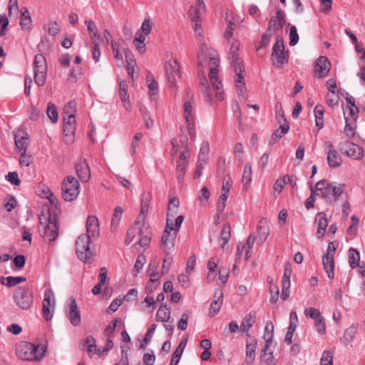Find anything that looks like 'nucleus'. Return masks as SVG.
Instances as JSON below:
<instances>
[{
  "label": "nucleus",
  "instance_id": "ddd939ff",
  "mask_svg": "<svg viewBox=\"0 0 365 365\" xmlns=\"http://www.w3.org/2000/svg\"><path fill=\"white\" fill-rule=\"evenodd\" d=\"M165 76L170 86H176V79L180 77V65L176 59H170L165 64Z\"/></svg>",
  "mask_w": 365,
  "mask_h": 365
},
{
  "label": "nucleus",
  "instance_id": "6e6d98bb",
  "mask_svg": "<svg viewBox=\"0 0 365 365\" xmlns=\"http://www.w3.org/2000/svg\"><path fill=\"white\" fill-rule=\"evenodd\" d=\"M260 360L265 365H274L275 359L273 356V351L260 354Z\"/></svg>",
  "mask_w": 365,
  "mask_h": 365
},
{
  "label": "nucleus",
  "instance_id": "c85d7f7f",
  "mask_svg": "<svg viewBox=\"0 0 365 365\" xmlns=\"http://www.w3.org/2000/svg\"><path fill=\"white\" fill-rule=\"evenodd\" d=\"M316 222L317 224L316 235L318 238H321L325 235L328 226V220L323 212H319L316 216Z\"/></svg>",
  "mask_w": 365,
  "mask_h": 365
},
{
  "label": "nucleus",
  "instance_id": "423d86ee",
  "mask_svg": "<svg viewBox=\"0 0 365 365\" xmlns=\"http://www.w3.org/2000/svg\"><path fill=\"white\" fill-rule=\"evenodd\" d=\"M91 238L86 234H82L76 242V255L78 259L84 262H90L93 255V252L90 247Z\"/></svg>",
  "mask_w": 365,
  "mask_h": 365
},
{
  "label": "nucleus",
  "instance_id": "603ef678",
  "mask_svg": "<svg viewBox=\"0 0 365 365\" xmlns=\"http://www.w3.org/2000/svg\"><path fill=\"white\" fill-rule=\"evenodd\" d=\"M25 281L26 278L23 277H7L3 279L1 283L7 287H12Z\"/></svg>",
  "mask_w": 365,
  "mask_h": 365
},
{
  "label": "nucleus",
  "instance_id": "4d7b16f0",
  "mask_svg": "<svg viewBox=\"0 0 365 365\" xmlns=\"http://www.w3.org/2000/svg\"><path fill=\"white\" fill-rule=\"evenodd\" d=\"M264 339L265 341V344L262 349H261V354L268 353L269 351H272L270 349V346L272 343L273 334H272L271 333L264 334Z\"/></svg>",
  "mask_w": 365,
  "mask_h": 365
},
{
  "label": "nucleus",
  "instance_id": "1a4fd4ad",
  "mask_svg": "<svg viewBox=\"0 0 365 365\" xmlns=\"http://www.w3.org/2000/svg\"><path fill=\"white\" fill-rule=\"evenodd\" d=\"M183 116L185 119L187 128L191 138L195 135V102L192 97H189L185 100L183 104Z\"/></svg>",
  "mask_w": 365,
  "mask_h": 365
},
{
  "label": "nucleus",
  "instance_id": "09e8293b",
  "mask_svg": "<svg viewBox=\"0 0 365 365\" xmlns=\"http://www.w3.org/2000/svg\"><path fill=\"white\" fill-rule=\"evenodd\" d=\"M158 263H150L149 265V268L148 270V274L150 277V281L151 282H157L160 277L163 274L161 273H159L158 271Z\"/></svg>",
  "mask_w": 365,
  "mask_h": 365
},
{
  "label": "nucleus",
  "instance_id": "cd10ccee",
  "mask_svg": "<svg viewBox=\"0 0 365 365\" xmlns=\"http://www.w3.org/2000/svg\"><path fill=\"white\" fill-rule=\"evenodd\" d=\"M151 200V196L150 193H143L142 195L141 203H140V211L138 216V222L141 220L145 221V217L148 213L150 202ZM139 224V222H138Z\"/></svg>",
  "mask_w": 365,
  "mask_h": 365
},
{
  "label": "nucleus",
  "instance_id": "58836bf2",
  "mask_svg": "<svg viewBox=\"0 0 365 365\" xmlns=\"http://www.w3.org/2000/svg\"><path fill=\"white\" fill-rule=\"evenodd\" d=\"M76 130V127L71 125H68L64 123L63 125V133L64 138L63 140L66 144H71L73 142L74 140V133Z\"/></svg>",
  "mask_w": 365,
  "mask_h": 365
},
{
  "label": "nucleus",
  "instance_id": "864d4df0",
  "mask_svg": "<svg viewBox=\"0 0 365 365\" xmlns=\"http://www.w3.org/2000/svg\"><path fill=\"white\" fill-rule=\"evenodd\" d=\"M112 51L114 54V58L116 60L118 66H122L123 64V54L119 51L118 46L115 41H111Z\"/></svg>",
  "mask_w": 365,
  "mask_h": 365
},
{
  "label": "nucleus",
  "instance_id": "5701e85b",
  "mask_svg": "<svg viewBox=\"0 0 365 365\" xmlns=\"http://www.w3.org/2000/svg\"><path fill=\"white\" fill-rule=\"evenodd\" d=\"M285 24V19L282 12L279 10L277 11L276 15L273 16L268 24V31L274 33L277 30H281Z\"/></svg>",
  "mask_w": 365,
  "mask_h": 365
},
{
  "label": "nucleus",
  "instance_id": "bf43d9fd",
  "mask_svg": "<svg viewBox=\"0 0 365 365\" xmlns=\"http://www.w3.org/2000/svg\"><path fill=\"white\" fill-rule=\"evenodd\" d=\"M292 271L291 264L289 262H287L284 266V274L282 279V284H285V283H288L290 284V277L292 275Z\"/></svg>",
  "mask_w": 365,
  "mask_h": 365
},
{
  "label": "nucleus",
  "instance_id": "0e129e2a",
  "mask_svg": "<svg viewBox=\"0 0 365 365\" xmlns=\"http://www.w3.org/2000/svg\"><path fill=\"white\" fill-rule=\"evenodd\" d=\"M173 263V257L170 254H167L163 259V263L162 266V274H166L168 272L171 264Z\"/></svg>",
  "mask_w": 365,
  "mask_h": 365
},
{
  "label": "nucleus",
  "instance_id": "052dcab7",
  "mask_svg": "<svg viewBox=\"0 0 365 365\" xmlns=\"http://www.w3.org/2000/svg\"><path fill=\"white\" fill-rule=\"evenodd\" d=\"M76 103L73 101L68 102L63 108V116H75Z\"/></svg>",
  "mask_w": 365,
  "mask_h": 365
},
{
  "label": "nucleus",
  "instance_id": "8fccbe9b",
  "mask_svg": "<svg viewBox=\"0 0 365 365\" xmlns=\"http://www.w3.org/2000/svg\"><path fill=\"white\" fill-rule=\"evenodd\" d=\"M210 152V145L208 142L205 141L201 144L200 153L198 155V161L206 163L208 154Z\"/></svg>",
  "mask_w": 365,
  "mask_h": 365
},
{
  "label": "nucleus",
  "instance_id": "f8f14e48",
  "mask_svg": "<svg viewBox=\"0 0 365 365\" xmlns=\"http://www.w3.org/2000/svg\"><path fill=\"white\" fill-rule=\"evenodd\" d=\"M196 5L192 6L189 11L190 19L193 24L192 27L195 31L201 29V16L205 12L204 0H195Z\"/></svg>",
  "mask_w": 365,
  "mask_h": 365
},
{
  "label": "nucleus",
  "instance_id": "13d9d810",
  "mask_svg": "<svg viewBox=\"0 0 365 365\" xmlns=\"http://www.w3.org/2000/svg\"><path fill=\"white\" fill-rule=\"evenodd\" d=\"M87 24V29L92 41H96V37L98 36V29L95 23L92 21L85 22Z\"/></svg>",
  "mask_w": 365,
  "mask_h": 365
},
{
  "label": "nucleus",
  "instance_id": "f03ea898",
  "mask_svg": "<svg viewBox=\"0 0 365 365\" xmlns=\"http://www.w3.org/2000/svg\"><path fill=\"white\" fill-rule=\"evenodd\" d=\"M39 232L41 236L48 240H55L59 232L58 218L56 214L48 212L39 217Z\"/></svg>",
  "mask_w": 365,
  "mask_h": 365
},
{
  "label": "nucleus",
  "instance_id": "f3484780",
  "mask_svg": "<svg viewBox=\"0 0 365 365\" xmlns=\"http://www.w3.org/2000/svg\"><path fill=\"white\" fill-rule=\"evenodd\" d=\"M324 146L327 153L329 165L331 168L339 167L342 163V159L338 151L334 148L333 145L329 142H326Z\"/></svg>",
  "mask_w": 365,
  "mask_h": 365
},
{
  "label": "nucleus",
  "instance_id": "4468645a",
  "mask_svg": "<svg viewBox=\"0 0 365 365\" xmlns=\"http://www.w3.org/2000/svg\"><path fill=\"white\" fill-rule=\"evenodd\" d=\"M55 304L56 302L53 292L51 289H46L44 292L42 307L43 316L46 321H49L52 319Z\"/></svg>",
  "mask_w": 365,
  "mask_h": 365
},
{
  "label": "nucleus",
  "instance_id": "f704fd0d",
  "mask_svg": "<svg viewBox=\"0 0 365 365\" xmlns=\"http://www.w3.org/2000/svg\"><path fill=\"white\" fill-rule=\"evenodd\" d=\"M123 208L120 207H116L114 210L113 217L111 220L110 230L112 232H115L123 215Z\"/></svg>",
  "mask_w": 365,
  "mask_h": 365
},
{
  "label": "nucleus",
  "instance_id": "412c9836",
  "mask_svg": "<svg viewBox=\"0 0 365 365\" xmlns=\"http://www.w3.org/2000/svg\"><path fill=\"white\" fill-rule=\"evenodd\" d=\"M87 236L91 238H96L100 235L98 219L94 215H90L86 221Z\"/></svg>",
  "mask_w": 365,
  "mask_h": 365
},
{
  "label": "nucleus",
  "instance_id": "a878e982",
  "mask_svg": "<svg viewBox=\"0 0 365 365\" xmlns=\"http://www.w3.org/2000/svg\"><path fill=\"white\" fill-rule=\"evenodd\" d=\"M330 62L326 56H320L316 64L315 71L318 73L319 78L326 76L330 70Z\"/></svg>",
  "mask_w": 365,
  "mask_h": 365
},
{
  "label": "nucleus",
  "instance_id": "3c124183",
  "mask_svg": "<svg viewBox=\"0 0 365 365\" xmlns=\"http://www.w3.org/2000/svg\"><path fill=\"white\" fill-rule=\"evenodd\" d=\"M47 115L52 123H56L58 119V114L56 106L53 103L47 105Z\"/></svg>",
  "mask_w": 365,
  "mask_h": 365
},
{
  "label": "nucleus",
  "instance_id": "9b49d317",
  "mask_svg": "<svg viewBox=\"0 0 365 365\" xmlns=\"http://www.w3.org/2000/svg\"><path fill=\"white\" fill-rule=\"evenodd\" d=\"M272 61L273 64L278 68H281L288 61V53L284 51L282 38L279 36L277 37L272 48Z\"/></svg>",
  "mask_w": 365,
  "mask_h": 365
},
{
  "label": "nucleus",
  "instance_id": "a211bd4d",
  "mask_svg": "<svg viewBox=\"0 0 365 365\" xmlns=\"http://www.w3.org/2000/svg\"><path fill=\"white\" fill-rule=\"evenodd\" d=\"M68 307L66 310V316L73 326L81 324V318L80 311L74 299H71Z\"/></svg>",
  "mask_w": 365,
  "mask_h": 365
},
{
  "label": "nucleus",
  "instance_id": "37998d69",
  "mask_svg": "<svg viewBox=\"0 0 365 365\" xmlns=\"http://www.w3.org/2000/svg\"><path fill=\"white\" fill-rule=\"evenodd\" d=\"M158 321L165 322L170 319V309L167 305H161L156 313Z\"/></svg>",
  "mask_w": 365,
  "mask_h": 365
},
{
  "label": "nucleus",
  "instance_id": "c03bdc74",
  "mask_svg": "<svg viewBox=\"0 0 365 365\" xmlns=\"http://www.w3.org/2000/svg\"><path fill=\"white\" fill-rule=\"evenodd\" d=\"M146 83L149 88V94L150 96L155 95L158 91V84L155 81L153 75L150 72L147 73Z\"/></svg>",
  "mask_w": 365,
  "mask_h": 365
},
{
  "label": "nucleus",
  "instance_id": "4c0bfd02",
  "mask_svg": "<svg viewBox=\"0 0 365 365\" xmlns=\"http://www.w3.org/2000/svg\"><path fill=\"white\" fill-rule=\"evenodd\" d=\"M231 237L230 226L228 224H225L222 226L220 237V245L222 248H224L225 245L228 242Z\"/></svg>",
  "mask_w": 365,
  "mask_h": 365
},
{
  "label": "nucleus",
  "instance_id": "aec40b11",
  "mask_svg": "<svg viewBox=\"0 0 365 365\" xmlns=\"http://www.w3.org/2000/svg\"><path fill=\"white\" fill-rule=\"evenodd\" d=\"M189 156L190 153L187 148H185V150L180 153V158L177 161L176 171L179 181H182L183 180Z\"/></svg>",
  "mask_w": 365,
  "mask_h": 365
},
{
  "label": "nucleus",
  "instance_id": "39448f33",
  "mask_svg": "<svg viewBox=\"0 0 365 365\" xmlns=\"http://www.w3.org/2000/svg\"><path fill=\"white\" fill-rule=\"evenodd\" d=\"M183 220L184 217L179 215L175 220V224L168 225V223H166L165 228L161 237L160 243L161 248L164 251L174 247L176 233L179 230Z\"/></svg>",
  "mask_w": 365,
  "mask_h": 365
},
{
  "label": "nucleus",
  "instance_id": "bb28decb",
  "mask_svg": "<svg viewBox=\"0 0 365 365\" xmlns=\"http://www.w3.org/2000/svg\"><path fill=\"white\" fill-rule=\"evenodd\" d=\"M331 185L327 180H322L316 184L314 192L322 197H327L331 194Z\"/></svg>",
  "mask_w": 365,
  "mask_h": 365
},
{
  "label": "nucleus",
  "instance_id": "7c9ffc66",
  "mask_svg": "<svg viewBox=\"0 0 365 365\" xmlns=\"http://www.w3.org/2000/svg\"><path fill=\"white\" fill-rule=\"evenodd\" d=\"M257 237L264 242L269 233V227L266 219L262 218L257 227Z\"/></svg>",
  "mask_w": 365,
  "mask_h": 365
},
{
  "label": "nucleus",
  "instance_id": "7ed1b4c3",
  "mask_svg": "<svg viewBox=\"0 0 365 365\" xmlns=\"http://www.w3.org/2000/svg\"><path fill=\"white\" fill-rule=\"evenodd\" d=\"M238 51L239 43L237 41H234L230 47V59L232 63L235 64V71L236 73L235 81L238 95L243 96L246 91L245 84L244 81L245 75L243 66L239 61Z\"/></svg>",
  "mask_w": 365,
  "mask_h": 365
},
{
  "label": "nucleus",
  "instance_id": "20e7f679",
  "mask_svg": "<svg viewBox=\"0 0 365 365\" xmlns=\"http://www.w3.org/2000/svg\"><path fill=\"white\" fill-rule=\"evenodd\" d=\"M45 353L43 346H34L28 342H24L16 347L18 356L23 360L36 361L43 358Z\"/></svg>",
  "mask_w": 365,
  "mask_h": 365
},
{
  "label": "nucleus",
  "instance_id": "c9c22d12",
  "mask_svg": "<svg viewBox=\"0 0 365 365\" xmlns=\"http://www.w3.org/2000/svg\"><path fill=\"white\" fill-rule=\"evenodd\" d=\"M344 118H345V128H344V133L346 135L351 138L355 135V129H356V121H354L353 120H350L349 117H346V113H344Z\"/></svg>",
  "mask_w": 365,
  "mask_h": 365
},
{
  "label": "nucleus",
  "instance_id": "e2e57ef3",
  "mask_svg": "<svg viewBox=\"0 0 365 365\" xmlns=\"http://www.w3.org/2000/svg\"><path fill=\"white\" fill-rule=\"evenodd\" d=\"M289 45L290 46H295L299 41V35L297 34V30L296 26H292L289 31Z\"/></svg>",
  "mask_w": 365,
  "mask_h": 365
},
{
  "label": "nucleus",
  "instance_id": "69168bd1",
  "mask_svg": "<svg viewBox=\"0 0 365 365\" xmlns=\"http://www.w3.org/2000/svg\"><path fill=\"white\" fill-rule=\"evenodd\" d=\"M255 241V236L250 235L247 237L246 244L245 245V248H246V257H245L246 259H248L251 257V255H252L251 250L254 245Z\"/></svg>",
  "mask_w": 365,
  "mask_h": 365
},
{
  "label": "nucleus",
  "instance_id": "2eb2a0df",
  "mask_svg": "<svg viewBox=\"0 0 365 365\" xmlns=\"http://www.w3.org/2000/svg\"><path fill=\"white\" fill-rule=\"evenodd\" d=\"M304 314L307 317L314 320V326L317 332L324 335L326 333V324L324 318L321 315L319 309L312 307H308L304 309Z\"/></svg>",
  "mask_w": 365,
  "mask_h": 365
},
{
  "label": "nucleus",
  "instance_id": "dca6fc26",
  "mask_svg": "<svg viewBox=\"0 0 365 365\" xmlns=\"http://www.w3.org/2000/svg\"><path fill=\"white\" fill-rule=\"evenodd\" d=\"M339 148L346 156L354 160H359L364 155V149L351 142L341 143Z\"/></svg>",
  "mask_w": 365,
  "mask_h": 365
},
{
  "label": "nucleus",
  "instance_id": "79ce46f5",
  "mask_svg": "<svg viewBox=\"0 0 365 365\" xmlns=\"http://www.w3.org/2000/svg\"><path fill=\"white\" fill-rule=\"evenodd\" d=\"M252 180V165L250 163H247L243 170L242 176V182L245 189H247L249 185Z\"/></svg>",
  "mask_w": 365,
  "mask_h": 365
},
{
  "label": "nucleus",
  "instance_id": "a18cd8bd",
  "mask_svg": "<svg viewBox=\"0 0 365 365\" xmlns=\"http://www.w3.org/2000/svg\"><path fill=\"white\" fill-rule=\"evenodd\" d=\"M324 113V107L321 105H317L314 109L316 125L321 129L323 127V115Z\"/></svg>",
  "mask_w": 365,
  "mask_h": 365
},
{
  "label": "nucleus",
  "instance_id": "680f3d73",
  "mask_svg": "<svg viewBox=\"0 0 365 365\" xmlns=\"http://www.w3.org/2000/svg\"><path fill=\"white\" fill-rule=\"evenodd\" d=\"M287 179H289L288 175H285L282 178L277 180L273 186L274 190L277 193H280L284 186L287 183Z\"/></svg>",
  "mask_w": 365,
  "mask_h": 365
},
{
  "label": "nucleus",
  "instance_id": "393cba45",
  "mask_svg": "<svg viewBox=\"0 0 365 365\" xmlns=\"http://www.w3.org/2000/svg\"><path fill=\"white\" fill-rule=\"evenodd\" d=\"M19 26L26 32H30L33 28L31 14L26 7H23L21 10Z\"/></svg>",
  "mask_w": 365,
  "mask_h": 365
},
{
  "label": "nucleus",
  "instance_id": "5fc2aeb1",
  "mask_svg": "<svg viewBox=\"0 0 365 365\" xmlns=\"http://www.w3.org/2000/svg\"><path fill=\"white\" fill-rule=\"evenodd\" d=\"M320 365H333V352L325 350L320 360Z\"/></svg>",
  "mask_w": 365,
  "mask_h": 365
},
{
  "label": "nucleus",
  "instance_id": "2f4dec72",
  "mask_svg": "<svg viewBox=\"0 0 365 365\" xmlns=\"http://www.w3.org/2000/svg\"><path fill=\"white\" fill-rule=\"evenodd\" d=\"M323 267L329 279L334 277V260L332 257L323 256Z\"/></svg>",
  "mask_w": 365,
  "mask_h": 365
},
{
  "label": "nucleus",
  "instance_id": "6e6552de",
  "mask_svg": "<svg viewBox=\"0 0 365 365\" xmlns=\"http://www.w3.org/2000/svg\"><path fill=\"white\" fill-rule=\"evenodd\" d=\"M79 194V182L73 176H67L62 183V197L66 201H72Z\"/></svg>",
  "mask_w": 365,
  "mask_h": 365
},
{
  "label": "nucleus",
  "instance_id": "4be33fe9",
  "mask_svg": "<svg viewBox=\"0 0 365 365\" xmlns=\"http://www.w3.org/2000/svg\"><path fill=\"white\" fill-rule=\"evenodd\" d=\"M180 201L178 197H171L168 206L166 223L168 225L175 224V215L178 212Z\"/></svg>",
  "mask_w": 365,
  "mask_h": 365
},
{
  "label": "nucleus",
  "instance_id": "6ab92c4d",
  "mask_svg": "<svg viewBox=\"0 0 365 365\" xmlns=\"http://www.w3.org/2000/svg\"><path fill=\"white\" fill-rule=\"evenodd\" d=\"M138 222V219L137 218L135 224L128 229L125 239L126 244H129L133 242L136 237H139L143 235L145 221L141 220V222H139V224Z\"/></svg>",
  "mask_w": 365,
  "mask_h": 365
},
{
  "label": "nucleus",
  "instance_id": "72a5a7b5",
  "mask_svg": "<svg viewBox=\"0 0 365 365\" xmlns=\"http://www.w3.org/2000/svg\"><path fill=\"white\" fill-rule=\"evenodd\" d=\"M208 273L207 279L209 282H212L215 280L217 272V263L215 258H211L207 262Z\"/></svg>",
  "mask_w": 365,
  "mask_h": 365
},
{
  "label": "nucleus",
  "instance_id": "a19ab883",
  "mask_svg": "<svg viewBox=\"0 0 365 365\" xmlns=\"http://www.w3.org/2000/svg\"><path fill=\"white\" fill-rule=\"evenodd\" d=\"M15 144L16 148L20 150L23 151V153H26L27 147L29 145V138L26 135H15Z\"/></svg>",
  "mask_w": 365,
  "mask_h": 365
},
{
  "label": "nucleus",
  "instance_id": "49530a36",
  "mask_svg": "<svg viewBox=\"0 0 365 365\" xmlns=\"http://www.w3.org/2000/svg\"><path fill=\"white\" fill-rule=\"evenodd\" d=\"M360 260L359 252L354 248H350L349 250V262L352 269L356 268L359 265Z\"/></svg>",
  "mask_w": 365,
  "mask_h": 365
},
{
  "label": "nucleus",
  "instance_id": "338daca9",
  "mask_svg": "<svg viewBox=\"0 0 365 365\" xmlns=\"http://www.w3.org/2000/svg\"><path fill=\"white\" fill-rule=\"evenodd\" d=\"M227 27L225 32V38L230 39L233 36V31L235 29V24L232 22L231 20H228V13H227Z\"/></svg>",
  "mask_w": 365,
  "mask_h": 365
},
{
  "label": "nucleus",
  "instance_id": "c756f323",
  "mask_svg": "<svg viewBox=\"0 0 365 365\" xmlns=\"http://www.w3.org/2000/svg\"><path fill=\"white\" fill-rule=\"evenodd\" d=\"M76 173L83 182H87L90 178V170L85 161H81L76 165Z\"/></svg>",
  "mask_w": 365,
  "mask_h": 365
},
{
  "label": "nucleus",
  "instance_id": "b1692460",
  "mask_svg": "<svg viewBox=\"0 0 365 365\" xmlns=\"http://www.w3.org/2000/svg\"><path fill=\"white\" fill-rule=\"evenodd\" d=\"M222 300L223 292L222 290L217 289L214 294L213 299L209 309L210 317H213L219 312L222 304Z\"/></svg>",
  "mask_w": 365,
  "mask_h": 365
},
{
  "label": "nucleus",
  "instance_id": "774afa93",
  "mask_svg": "<svg viewBox=\"0 0 365 365\" xmlns=\"http://www.w3.org/2000/svg\"><path fill=\"white\" fill-rule=\"evenodd\" d=\"M270 292V302L272 303L277 302L279 298V291L277 284H273L269 287Z\"/></svg>",
  "mask_w": 365,
  "mask_h": 365
},
{
  "label": "nucleus",
  "instance_id": "0eeeda50",
  "mask_svg": "<svg viewBox=\"0 0 365 365\" xmlns=\"http://www.w3.org/2000/svg\"><path fill=\"white\" fill-rule=\"evenodd\" d=\"M34 81L38 86L46 83L47 76V63L46 58L42 54H37L33 62Z\"/></svg>",
  "mask_w": 365,
  "mask_h": 365
},
{
  "label": "nucleus",
  "instance_id": "473e14b6",
  "mask_svg": "<svg viewBox=\"0 0 365 365\" xmlns=\"http://www.w3.org/2000/svg\"><path fill=\"white\" fill-rule=\"evenodd\" d=\"M256 314L255 312H250L242 319L240 329L242 331L247 332L255 323Z\"/></svg>",
  "mask_w": 365,
  "mask_h": 365
},
{
  "label": "nucleus",
  "instance_id": "f257e3e1",
  "mask_svg": "<svg viewBox=\"0 0 365 365\" xmlns=\"http://www.w3.org/2000/svg\"><path fill=\"white\" fill-rule=\"evenodd\" d=\"M209 59V79L212 84V87L207 86L205 83H201V91L205 96L206 101L212 102L215 97L218 101L224 100V91L221 81L218 80L217 74L219 66V56L217 52L214 49H208L204 47L198 56V61L200 63L206 62Z\"/></svg>",
  "mask_w": 365,
  "mask_h": 365
},
{
  "label": "nucleus",
  "instance_id": "de8ad7c7",
  "mask_svg": "<svg viewBox=\"0 0 365 365\" xmlns=\"http://www.w3.org/2000/svg\"><path fill=\"white\" fill-rule=\"evenodd\" d=\"M83 347L86 348L89 356H92L93 354H98L96 346V340L91 336H89L86 338V341L83 344Z\"/></svg>",
  "mask_w": 365,
  "mask_h": 365
},
{
  "label": "nucleus",
  "instance_id": "ea45409f",
  "mask_svg": "<svg viewBox=\"0 0 365 365\" xmlns=\"http://www.w3.org/2000/svg\"><path fill=\"white\" fill-rule=\"evenodd\" d=\"M356 335V331L354 330L353 326L346 329L344 331V336L340 339L341 342L344 346H347L354 340Z\"/></svg>",
  "mask_w": 365,
  "mask_h": 365
},
{
  "label": "nucleus",
  "instance_id": "e433bc0d",
  "mask_svg": "<svg viewBox=\"0 0 365 365\" xmlns=\"http://www.w3.org/2000/svg\"><path fill=\"white\" fill-rule=\"evenodd\" d=\"M257 348V341L247 344L246 346V362L251 364L255 359V351Z\"/></svg>",
  "mask_w": 365,
  "mask_h": 365
},
{
  "label": "nucleus",
  "instance_id": "9d476101",
  "mask_svg": "<svg viewBox=\"0 0 365 365\" xmlns=\"http://www.w3.org/2000/svg\"><path fill=\"white\" fill-rule=\"evenodd\" d=\"M14 299L19 308L27 310L33 304V293L29 288L18 287L14 292Z\"/></svg>",
  "mask_w": 365,
  "mask_h": 365
}]
</instances>
